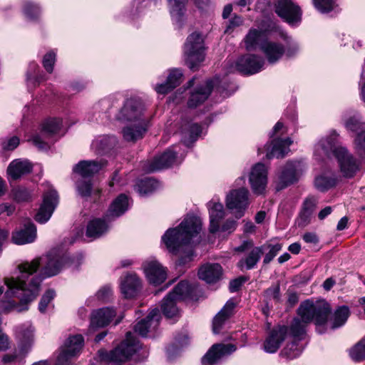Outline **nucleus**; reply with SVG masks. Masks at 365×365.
<instances>
[{"label": "nucleus", "instance_id": "14", "mask_svg": "<svg viewBox=\"0 0 365 365\" xmlns=\"http://www.w3.org/2000/svg\"><path fill=\"white\" fill-rule=\"evenodd\" d=\"M336 160L340 170L346 178H352L359 170V163L349 153L346 148L336 150Z\"/></svg>", "mask_w": 365, "mask_h": 365}, {"label": "nucleus", "instance_id": "42", "mask_svg": "<svg viewBox=\"0 0 365 365\" xmlns=\"http://www.w3.org/2000/svg\"><path fill=\"white\" fill-rule=\"evenodd\" d=\"M350 314V311L348 307L341 306L338 307L334 312L331 329H336L345 324Z\"/></svg>", "mask_w": 365, "mask_h": 365}, {"label": "nucleus", "instance_id": "52", "mask_svg": "<svg viewBox=\"0 0 365 365\" xmlns=\"http://www.w3.org/2000/svg\"><path fill=\"white\" fill-rule=\"evenodd\" d=\"M29 351H24L21 347L18 345V349L14 351L12 354H5L2 358L4 364H11L15 362H19L24 359Z\"/></svg>", "mask_w": 365, "mask_h": 365}, {"label": "nucleus", "instance_id": "36", "mask_svg": "<svg viewBox=\"0 0 365 365\" xmlns=\"http://www.w3.org/2000/svg\"><path fill=\"white\" fill-rule=\"evenodd\" d=\"M108 227L106 220L94 219L87 225L86 236L92 239L98 238L107 232Z\"/></svg>", "mask_w": 365, "mask_h": 365}, {"label": "nucleus", "instance_id": "62", "mask_svg": "<svg viewBox=\"0 0 365 365\" xmlns=\"http://www.w3.org/2000/svg\"><path fill=\"white\" fill-rule=\"evenodd\" d=\"M112 294V288L110 287V286L106 285L103 287L98 291L96 297L100 300L106 301L110 299Z\"/></svg>", "mask_w": 365, "mask_h": 365}, {"label": "nucleus", "instance_id": "16", "mask_svg": "<svg viewBox=\"0 0 365 365\" xmlns=\"http://www.w3.org/2000/svg\"><path fill=\"white\" fill-rule=\"evenodd\" d=\"M143 268L148 280L154 285L163 283L167 277L166 269L155 259L145 261Z\"/></svg>", "mask_w": 365, "mask_h": 365}, {"label": "nucleus", "instance_id": "1", "mask_svg": "<svg viewBox=\"0 0 365 365\" xmlns=\"http://www.w3.org/2000/svg\"><path fill=\"white\" fill-rule=\"evenodd\" d=\"M66 259L57 251L52 250L46 255L20 264L18 266L19 276L4 279L7 290L0 299V313L28 310L29 303L38 294L42 281L40 277L33 274L41 267L45 277L54 276L61 271Z\"/></svg>", "mask_w": 365, "mask_h": 365}, {"label": "nucleus", "instance_id": "45", "mask_svg": "<svg viewBox=\"0 0 365 365\" xmlns=\"http://www.w3.org/2000/svg\"><path fill=\"white\" fill-rule=\"evenodd\" d=\"M344 124L347 130L356 133L365 130V123L362 122L361 116L358 114L350 116L345 120Z\"/></svg>", "mask_w": 365, "mask_h": 365}, {"label": "nucleus", "instance_id": "53", "mask_svg": "<svg viewBox=\"0 0 365 365\" xmlns=\"http://www.w3.org/2000/svg\"><path fill=\"white\" fill-rule=\"evenodd\" d=\"M155 183V182L153 179H145L137 184L135 190L140 195H145L152 192Z\"/></svg>", "mask_w": 365, "mask_h": 365}, {"label": "nucleus", "instance_id": "10", "mask_svg": "<svg viewBox=\"0 0 365 365\" xmlns=\"http://www.w3.org/2000/svg\"><path fill=\"white\" fill-rule=\"evenodd\" d=\"M61 126L62 120L59 118L46 120L42 124L41 134L34 135L30 140L39 149H46L48 142H46L43 138L48 139L58 133Z\"/></svg>", "mask_w": 365, "mask_h": 365}, {"label": "nucleus", "instance_id": "3", "mask_svg": "<svg viewBox=\"0 0 365 365\" xmlns=\"http://www.w3.org/2000/svg\"><path fill=\"white\" fill-rule=\"evenodd\" d=\"M202 221L195 216H187L175 228L168 229L162 237V242L170 252L178 253L183 246L191 241H199Z\"/></svg>", "mask_w": 365, "mask_h": 365}, {"label": "nucleus", "instance_id": "12", "mask_svg": "<svg viewBox=\"0 0 365 365\" xmlns=\"http://www.w3.org/2000/svg\"><path fill=\"white\" fill-rule=\"evenodd\" d=\"M249 182L255 194L264 193L267 185V169L264 164L259 163L252 168Z\"/></svg>", "mask_w": 365, "mask_h": 365}, {"label": "nucleus", "instance_id": "43", "mask_svg": "<svg viewBox=\"0 0 365 365\" xmlns=\"http://www.w3.org/2000/svg\"><path fill=\"white\" fill-rule=\"evenodd\" d=\"M264 36H265L264 32L256 29H251L245 38L247 49L252 50L255 48L257 45L260 46V44L262 43H260V41Z\"/></svg>", "mask_w": 365, "mask_h": 365}, {"label": "nucleus", "instance_id": "28", "mask_svg": "<svg viewBox=\"0 0 365 365\" xmlns=\"http://www.w3.org/2000/svg\"><path fill=\"white\" fill-rule=\"evenodd\" d=\"M36 237V230L34 225L29 221L24 227L13 233L11 240L16 245L31 243Z\"/></svg>", "mask_w": 365, "mask_h": 365}, {"label": "nucleus", "instance_id": "54", "mask_svg": "<svg viewBox=\"0 0 365 365\" xmlns=\"http://www.w3.org/2000/svg\"><path fill=\"white\" fill-rule=\"evenodd\" d=\"M182 78V71L180 69L174 68L170 71L166 81L170 85V87L175 88L180 83Z\"/></svg>", "mask_w": 365, "mask_h": 365}, {"label": "nucleus", "instance_id": "30", "mask_svg": "<svg viewBox=\"0 0 365 365\" xmlns=\"http://www.w3.org/2000/svg\"><path fill=\"white\" fill-rule=\"evenodd\" d=\"M260 48L271 63L277 61L285 52L282 44L269 41H263L260 44Z\"/></svg>", "mask_w": 365, "mask_h": 365}, {"label": "nucleus", "instance_id": "9", "mask_svg": "<svg viewBox=\"0 0 365 365\" xmlns=\"http://www.w3.org/2000/svg\"><path fill=\"white\" fill-rule=\"evenodd\" d=\"M344 148L338 144V135L332 131L329 135L322 137L315 144L314 155L317 160H321L334 156L336 158V150Z\"/></svg>", "mask_w": 365, "mask_h": 365}, {"label": "nucleus", "instance_id": "64", "mask_svg": "<svg viewBox=\"0 0 365 365\" xmlns=\"http://www.w3.org/2000/svg\"><path fill=\"white\" fill-rule=\"evenodd\" d=\"M355 144L357 149L365 152V130L357 133V136L355 139Z\"/></svg>", "mask_w": 365, "mask_h": 365}, {"label": "nucleus", "instance_id": "5", "mask_svg": "<svg viewBox=\"0 0 365 365\" xmlns=\"http://www.w3.org/2000/svg\"><path fill=\"white\" fill-rule=\"evenodd\" d=\"M116 118L122 122L137 123L138 121H151L152 114L146 110L143 103L136 98L127 99Z\"/></svg>", "mask_w": 365, "mask_h": 365}, {"label": "nucleus", "instance_id": "23", "mask_svg": "<svg viewBox=\"0 0 365 365\" xmlns=\"http://www.w3.org/2000/svg\"><path fill=\"white\" fill-rule=\"evenodd\" d=\"M115 315V311L106 307L93 311L91 315L90 328L96 329L108 325Z\"/></svg>", "mask_w": 365, "mask_h": 365}, {"label": "nucleus", "instance_id": "11", "mask_svg": "<svg viewBox=\"0 0 365 365\" xmlns=\"http://www.w3.org/2000/svg\"><path fill=\"white\" fill-rule=\"evenodd\" d=\"M58 202V196L57 192L50 188L43 195V203L36 215V220L40 223L46 222L50 219Z\"/></svg>", "mask_w": 365, "mask_h": 365}, {"label": "nucleus", "instance_id": "4", "mask_svg": "<svg viewBox=\"0 0 365 365\" xmlns=\"http://www.w3.org/2000/svg\"><path fill=\"white\" fill-rule=\"evenodd\" d=\"M139 348L138 342L135 340L133 334L129 331L126 334L125 339L117 347L110 352L101 350L99 354L102 359L112 362L115 365H120L129 360Z\"/></svg>", "mask_w": 365, "mask_h": 365}, {"label": "nucleus", "instance_id": "25", "mask_svg": "<svg viewBox=\"0 0 365 365\" xmlns=\"http://www.w3.org/2000/svg\"><path fill=\"white\" fill-rule=\"evenodd\" d=\"M175 148L176 147L173 146L168 149L160 156L156 157L152 163L149 170H160L174 165L177 161V154L178 153Z\"/></svg>", "mask_w": 365, "mask_h": 365}, {"label": "nucleus", "instance_id": "32", "mask_svg": "<svg viewBox=\"0 0 365 365\" xmlns=\"http://www.w3.org/2000/svg\"><path fill=\"white\" fill-rule=\"evenodd\" d=\"M292 141L289 138L282 139H274L272 141V145L267 148V158H280L284 157V155L289 151V146L291 145Z\"/></svg>", "mask_w": 365, "mask_h": 365}, {"label": "nucleus", "instance_id": "46", "mask_svg": "<svg viewBox=\"0 0 365 365\" xmlns=\"http://www.w3.org/2000/svg\"><path fill=\"white\" fill-rule=\"evenodd\" d=\"M192 291V287L187 282L181 281L169 294H173V296L176 297V299L182 300L187 297Z\"/></svg>", "mask_w": 365, "mask_h": 365}, {"label": "nucleus", "instance_id": "24", "mask_svg": "<svg viewBox=\"0 0 365 365\" xmlns=\"http://www.w3.org/2000/svg\"><path fill=\"white\" fill-rule=\"evenodd\" d=\"M106 165V162L104 160H82L75 165L73 172L86 178L97 173Z\"/></svg>", "mask_w": 365, "mask_h": 365}, {"label": "nucleus", "instance_id": "34", "mask_svg": "<svg viewBox=\"0 0 365 365\" xmlns=\"http://www.w3.org/2000/svg\"><path fill=\"white\" fill-rule=\"evenodd\" d=\"M128 208V199L126 195L121 194L110 205L106 215V219L110 220L118 217L124 214Z\"/></svg>", "mask_w": 365, "mask_h": 365}, {"label": "nucleus", "instance_id": "57", "mask_svg": "<svg viewBox=\"0 0 365 365\" xmlns=\"http://www.w3.org/2000/svg\"><path fill=\"white\" fill-rule=\"evenodd\" d=\"M19 138L16 136L3 139L1 142V148L4 150H13L19 145Z\"/></svg>", "mask_w": 365, "mask_h": 365}, {"label": "nucleus", "instance_id": "21", "mask_svg": "<svg viewBox=\"0 0 365 365\" xmlns=\"http://www.w3.org/2000/svg\"><path fill=\"white\" fill-rule=\"evenodd\" d=\"M32 169L33 165L29 160L19 158L10 163L7 168V174L10 179L16 180L30 173Z\"/></svg>", "mask_w": 365, "mask_h": 365}, {"label": "nucleus", "instance_id": "55", "mask_svg": "<svg viewBox=\"0 0 365 365\" xmlns=\"http://www.w3.org/2000/svg\"><path fill=\"white\" fill-rule=\"evenodd\" d=\"M315 7L322 13H327L333 10L334 0H313Z\"/></svg>", "mask_w": 365, "mask_h": 365}, {"label": "nucleus", "instance_id": "2", "mask_svg": "<svg viewBox=\"0 0 365 365\" xmlns=\"http://www.w3.org/2000/svg\"><path fill=\"white\" fill-rule=\"evenodd\" d=\"M329 313V304L324 300L315 303L310 300L302 302L298 308L300 319H294L290 327L292 336L301 339L305 334L306 326L313 320L315 321L317 331L323 333L322 327L326 324Z\"/></svg>", "mask_w": 365, "mask_h": 365}, {"label": "nucleus", "instance_id": "39", "mask_svg": "<svg viewBox=\"0 0 365 365\" xmlns=\"http://www.w3.org/2000/svg\"><path fill=\"white\" fill-rule=\"evenodd\" d=\"M180 300L176 299V297L173 296V294H168L164 298L161 304V309L167 318H174L178 315L179 310L177 303Z\"/></svg>", "mask_w": 365, "mask_h": 365}, {"label": "nucleus", "instance_id": "48", "mask_svg": "<svg viewBox=\"0 0 365 365\" xmlns=\"http://www.w3.org/2000/svg\"><path fill=\"white\" fill-rule=\"evenodd\" d=\"M302 349V346L297 341H294L288 343L282 351L281 354L287 359H292L301 354Z\"/></svg>", "mask_w": 365, "mask_h": 365}, {"label": "nucleus", "instance_id": "60", "mask_svg": "<svg viewBox=\"0 0 365 365\" xmlns=\"http://www.w3.org/2000/svg\"><path fill=\"white\" fill-rule=\"evenodd\" d=\"M75 357L68 352L61 349V352L57 357L56 365H71V359Z\"/></svg>", "mask_w": 365, "mask_h": 365}, {"label": "nucleus", "instance_id": "59", "mask_svg": "<svg viewBox=\"0 0 365 365\" xmlns=\"http://www.w3.org/2000/svg\"><path fill=\"white\" fill-rule=\"evenodd\" d=\"M56 61V53L53 51L47 53L43 58V65L44 68L48 73H52L53 66Z\"/></svg>", "mask_w": 365, "mask_h": 365}, {"label": "nucleus", "instance_id": "26", "mask_svg": "<svg viewBox=\"0 0 365 365\" xmlns=\"http://www.w3.org/2000/svg\"><path fill=\"white\" fill-rule=\"evenodd\" d=\"M34 328L31 324H23L17 327L16 338L19 346L24 351H29L34 342Z\"/></svg>", "mask_w": 365, "mask_h": 365}, {"label": "nucleus", "instance_id": "50", "mask_svg": "<svg viewBox=\"0 0 365 365\" xmlns=\"http://www.w3.org/2000/svg\"><path fill=\"white\" fill-rule=\"evenodd\" d=\"M259 247H263V252L268 250L263 259L264 264H269L282 248V245L280 243L275 245L264 244Z\"/></svg>", "mask_w": 365, "mask_h": 365}, {"label": "nucleus", "instance_id": "20", "mask_svg": "<svg viewBox=\"0 0 365 365\" xmlns=\"http://www.w3.org/2000/svg\"><path fill=\"white\" fill-rule=\"evenodd\" d=\"M287 328L284 326L273 329L264 342V350L267 353H275L284 340Z\"/></svg>", "mask_w": 365, "mask_h": 365}, {"label": "nucleus", "instance_id": "63", "mask_svg": "<svg viewBox=\"0 0 365 365\" xmlns=\"http://www.w3.org/2000/svg\"><path fill=\"white\" fill-rule=\"evenodd\" d=\"M312 214L302 210L297 220V224L299 227H304L309 224L311 221Z\"/></svg>", "mask_w": 365, "mask_h": 365}, {"label": "nucleus", "instance_id": "31", "mask_svg": "<svg viewBox=\"0 0 365 365\" xmlns=\"http://www.w3.org/2000/svg\"><path fill=\"white\" fill-rule=\"evenodd\" d=\"M212 88V81H208L205 86H200L192 92L187 102L188 107L195 108L202 103L210 96Z\"/></svg>", "mask_w": 365, "mask_h": 365}, {"label": "nucleus", "instance_id": "15", "mask_svg": "<svg viewBox=\"0 0 365 365\" xmlns=\"http://www.w3.org/2000/svg\"><path fill=\"white\" fill-rule=\"evenodd\" d=\"M236 350V346L231 344H214L202 359V365H215L222 357Z\"/></svg>", "mask_w": 365, "mask_h": 365}, {"label": "nucleus", "instance_id": "40", "mask_svg": "<svg viewBox=\"0 0 365 365\" xmlns=\"http://www.w3.org/2000/svg\"><path fill=\"white\" fill-rule=\"evenodd\" d=\"M83 345V336L77 334L68 338L61 349L68 352L71 355L76 356L81 352Z\"/></svg>", "mask_w": 365, "mask_h": 365}, {"label": "nucleus", "instance_id": "8", "mask_svg": "<svg viewBox=\"0 0 365 365\" xmlns=\"http://www.w3.org/2000/svg\"><path fill=\"white\" fill-rule=\"evenodd\" d=\"M344 148L338 144V135L332 131L329 135L322 137L315 144L314 155L317 160H321L334 156L336 158V150Z\"/></svg>", "mask_w": 365, "mask_h": 365}, {"label": "nucleus", "instance_id": "27", "mask_svg": "<svg viewBox=\"0 0 365 365\" xmlns=\"http://www.w3.org/2000/svg\"><path fill=\"white\" fill-rule=\"evenodd\" d=\"M140 286L141 282L135 273L128 274L122 279L121 292L125 298H130L136 294Z\"/></svg>", "mask_w": 365, "mask_h": 365}, {"label": "nucleus", "instance_id": "44", "mask_svg": "<svg viewBox=\"0 0 365 365\" xmlns=\"http://www.w3.org/2000/svg\"><path fill=\"white\" fill-rule=\"evenodd\" d=\"M115 143V139L113 137H107L103 136L95 140L92 143V148L96 150V151L101 152H106L108 150L110 149Z\"/></svg>", "mask_w": 365, "mask_h": 365}, {"label": "nucleus", "instance_id": "37", "mask_svg": "<svg viewBox=\"0 0 365 365\" xmlns=\"http://www.w3.org/2000/svg\"><path fill=\"white\" fill-rule=\"evenodd\" d=\"M263 255V247H255L250 250V253L245 258L241 259L238 263V267L242 270L252 269L259 262L261 256Z\"/></svg>", "mask_w": 365, "mask_h": 365}, {"label": "nucleus", "instance_id": "29", "mask_svg": "<svg viewBox=\"0 0 365 365\" xmlns=\"http://www.w3.org/2000/svg\"><path fill=\"white\" fill-rule=\"evenodd\" d=\"M222 274V267L217 263L202 265L199 271V278L207 283H214L219 280Z\"/></svg>", "mask_w": 365, "mask_h": 365}, {"label": "nucleus", "instance_id": "19", "mask_svg": "<svg viewBox=\"0 0 365 365\" xmlns=\"http://www.w3.org/2000/svg\"><path fill=\"white\" fill-rule=\"evenodd\" d=\"M160 320V312L158 309H154L145 319H142L135 326V331L142 336H146L149 332L157 329Z\"/></svg>", "mask_w": 365, "mask_h": 365}, {"label": "nucleus", "instance_id": "18", "mask_svg": "<svg viewBox=\"0 0 365 365\" xmlns=\"http://www.w3.org/2000/svg\"><path fill=\"white\" fill-rule=\"evenodd\" d=\"M128 123L122 130L123 137L125 141L133 143L143 138L150 125V121Z\"/></svg>", "mask_w": 365, "mask_h": 365}, {"label": "nucleus", "instance_id": "13", "mask_svg": "<svg viewBox=\"0 0 365 365\" xmlns=\"http://www.w3.org/2000/svg\"><path fill=\"white\" fill-rule=\"evenodd\" d=\"M264 60L255 55H246L239 58L235 66H232L230 72L237 71L245 74H254L262 68Z\"/></svg>", "mask_w": 365, "mask_h": 365}, {"label": "nucleus", "instance_id": "6", "mask_svg": "<svg viewBox=\"0 0 365 365\" xmlns=\"http://www.w3.org/2000/svg\"><path fill=\"white\" fill-rule=\"evenodd\" d=\"M227 208L237 219L245 215L250 205V192L244 187L232 189L226 195Z\"/></svg>", "mask_w": 365, "mask_h": 365}, {"label": "nucleus", "instance_id": "17", "mask_svg": "<svg viewBox=\"0 0 365 365\" xmlns=\"http://www.w3.org/2000/svg\"><path fill=\"white\" fill-rule=\"evenodd\" d=\"M276 13L289 24L300 20L299 8L290 0H279L276 5Z\"/></svg>", "mask_w": 365, "mask_h": 365}, {"label": "nucleus", "instance_id": "22", "mask_svg": "<svg viewBox=\"0 0 365 365\" xmlns=\"http://www.w3.org/2000/svg\"><path fill=\"white\" fill-rule=\"evenodd\" d=\"M210 215V233H216L220 231V223L225 216L223 205L219 202L210 201L207 203Z\"/></svg>", "mask_w": 365, "mask_h": 365}, {"label": "nucleus", "instance_id": "38", "mask_svg": "<svg viewBox=\"0 0 365 365\" xmlns=\"http://www.w3.org/2000/svg\"><path fill=\"white\" fill-rule=\"evenodd\" d=\"M297 180L296 165L292 163H288L282 170L279 180L281 184L280 188H283Z\"/></svg>", "mask_w": 365, "mask_h": 365}, {"label": "nucleus", "instance_id": "7", "mask_svg": "<svg viewBox=\"0 0 365 365\" xmlns=\"http://www.w3.org/2000/svg\"><path fill=\"white\" fill-rule=\"evenodd\" d=\"M203 39L200 34L192 33L186 41L184 46L185 61L187 66L194 69L205 59Z\"/></svg>", "mask_w": 365, "mask_h": 365}, {"label": "nucleus", "instance_id": "61", "mask_svg": "<svg viewBox=\"0 0 365 365\" xmlns=\"http://www.w3.org/2000/svg\"><path fill=\"white\" fill-rule=\"evenodd\" d=\"M317 205V199L314 197H309L305 200L303 204L302 210L313 214Z\"/></svg>", "mask_w": 365, "mask_h": 365}, {"label": "nucleus", "instance_id": "35", "mask_svg": "<svg viewBox=\"0 0 365 365\" xmlns=\"http://www.w3.org/2000/svg\"><path fill=\"white\" fill-rule=\"evenodd\" d=\"M235 304L229 300L213 319L212 329L215 334L220 332L224 322L233 314Z\"/></svg>", "mask_w": 365, "mask_h": 365}, {"label": "nucleus", "instance_id": "41", "mask_svg": "<svg viewBox=\"0 0 365 365\" xmlns=\"http://www.w3.org/2000/svg\"><path fill=\"white\" fill-rule=\"evenodd\" d=\"M77 190L78 193L84 197L93 196L96 200L100 195L101 189L98 187H94L91 184V180L83 179L78 180L77 182Z\"/></svg>", "mask_w": 365, "mask_h": 365}, {"label": "nucleus", "instance_id": "51", "mask_svg": "<svg viewBox=\"0 0 365 365\" xmlns=\"http://www.w3.org/2000/svg\"><path fill=\"white\" fill-rule=\"evenodd\" d=\"M349 355L355 361L365 360V339L361 340L350 349Z\"/></svg>", "mask_w": 365, "mask_h": 365}, {"label": "nucleus", "instance_id": "33", "mask_svg": "<svg viewBox=\"0 0 365 365\" xmlns=\"http://www.w3.org/2000/svg\"><path fill=\"white\" fill-rule=\"evenodd\" d=\"M201 132V127L198 124L187 120L185 121L180 128L182 140L187 146L195 141Z\"/></svg>", "mask_w": 365, "mask_h": 365}, {"label": "nucleus", "instance_id": "58", "mask_svg": "<svg viewBox=\"0 0 365 365\" xmlns=\"http://www.w3.org/2000/svg\"><path fill=\"white\" fill-rule=\"evenodd\" d=\"M24 11L27 18L30 19H34L40 14V9L38 6L34 5L31 2H26L24 5Z\"/></svg>", "mask_w": 365, "mask_h": 365}, {"label": "nucleus", "instance_id": "56", "mask_svg": "<svg viewBox=\"0 0 365 365\" xmlns=\"http://www.w3.org/2000/svg\"><path fill=\"white\" fill-rule=\"evenodd\" d=\"M55 297V292L52 289H48L45 292L41 299L38 304V309L41 312H44L48 304L52 301Z\"/></svg>", "mask_w": 365, "mask_h": 365}, {"label": "nucleus", "instance_id": "49", "mask_svg": "<svg viewBox=\"0 0 365 365\" xmlns=\"http://www.w3.org/2000/svg\"><path fill=\"white\" fill-rule=\"evenodd\" d=\"M167 1L171 15L179 17L182 15L188 0H167Z\"/></svg>", "mask_w": 365, "mask_h": 365}, {"label": "nucleus", "instance_id": "47", "mask_svg": "<svg viewBox=\"0 0 365 365\" xmlns=\"http://www.w3.org/2000/svg\"><path fill=\"white\" fill-rule=\"evenodd\" d=\"M336 178L333 175H320L316 178L314 185L320 191H326L336 185Z\"/></svg>", "mask_w": 365, "mask_h": 365}]
</instances>
